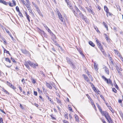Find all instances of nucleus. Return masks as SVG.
I'll return each mask as SVG.
<instances>
[{"label": "nucleus", "mask_w": 123, "mask_h": 123, "mask_svg": "<svg viewBox=\"0 0 123 123\" xmlns=\"http://www.w3.org/2000/svg\"><path fill=\"white\" fill-rule=\"evenodd\" d=\"M75 8L76 9L75 11L74 10V9L73 8H72V10L74 15L77 17H78L79 16V14L80 11L76 6H75Z\"/></svg>", "instance_id": "obj_1"}, {"label": "nucleus", "mask_w": 123, "mask_h": 123, "mask_svg": "<svg viewBox=\"0 0 123 123\" xmlns=\"http://www.w3.org/2000/svg\"><path fill=\"white\" fill-rule=\"evenodd\" d=\"M79 15L80 17L82 18L87 23L88 22V21L86 17L84 16V15L80 12L79 13Z\"/></svg>", "instance_id": "obj_2"}, {"label": "nucleus", "mask_w": 123, "mask_h": 123, "mask_svg": "<svg viewBox=\"0 0 123 123\" xmlns=\"http://www.w3.org/2000/svg\"><path fill=\"white\" fill-rule=\"evenodd\" d=\"M102 78L105 81H106L107 84H111V81L110 80V79H108L104 76H102Z\"/></svg>", "instance_id": "obj_3"}, {"label": "nucleus", "mask_w": 123, "mask_h": 123, "mask_svg": "<svg viewBox=\"0 0 123 123\" xmlns=\"http://www.w3.org/2000/svg\"><path fill=\"white\" fill-rule=\"evenodd\" d=\"M98 47L101 51L102 52L103 54L104 55H106V53L104 51V49L102 47V45H101L100 46H99Z\"/></svg>", "instance_id": "obj_4"}, {"label": "nucleus", "mask_w": 123, "mask_h": 123, "mask_svg": "<svg viewBox=\"0 0 123 123\" xmlns=\"http://www.w3.org/2000/svg\"><path fill=\"white\" fill-rule=\"evenodd\" d=\"M39 33L40 34V35L42 36L43 37V34L44 33V32L43 31L41 30L40 29H39V30L38 31Z\"/></svg>", "instance_id": "obj_5"}, {"label": "nucleus", "mask_w": 123, "mask_h": 123, "mask_svg": "<svg viewBox=\"0 0 123 123\" xmlns=\"http://www.w3.org/2000/svg\"><path fill=\"white\" fill-rule=\"evenodd\" d=\"M8 86H9L11 88L14 90L15 89H16V88L15 87H14L12 84L9 82H8Z\"/></svg>", "instance_id": "obj_6"}, {"label": "nucleus", "mask_w": 123, "mask_h": 123, "mask_svg": "<svg viewBox=\"0 0 123 123\" xmlns=\"http://www.w3.org/2000/svg\"><path fill=\"white\" fill-rule=\"evenodd\" d=\"M93 86L92 87L93 90L96 92H97L99 94V92H100V91L98 90V89H96V88L94 87V86L93 85Z\"/></svg>", "instance_id": "obj_7"}, {"label": "nucleus", "mask_w": 123, "mask_h": 123, "mask_svg": "<svg viewBox=\"0 0 123 123\" xmlns=\"http://www.w3.org/2000/svg\"><path fill=\"white\" fill-rule=\"evenodd\" d=\"M43 25L44 27L46 28V30H47L48 31L49 33L51 34L52 33L51 31L50 30V29L49 28L47 27V25L45 24Z\"/></svg>", "instance_id": "obj_8"}, {"label": "nucleus", "mask_w": 123, "mask_h": 123, "mask_svg": "<svg viewBox=\"0 0 123 123\" xmlns=\"http://www.w3.org/2000/svg\"><path fill=\"white\" fill-rule=\"evenodd\" d=\"M46 86L49 88L50 89H51L52 88V87L51 86L50 84L49 83H48L46 82Z\"/></svg>", "instance_id": "obj_9"}, {"label": "nucleus", "mask_w": 123, "mask_h": 123, "mask_svg": "<svg viewBox=\"0 0 123 123\" xmlns=\"http://www.w3.org/2000/svg\"><path fill=\"white\" fill-rule=\"evenodd\" d=\"M83 77L84 79L87 82H88L89 81V79L88 78L86 75L85 74H83Z\"/></svg>", "instance_id": "obj_10"}, {"label": "nucleus", "mask_w": 123, "mask_h": 123, "mask_svg": "<svg viewBox=\"0 0 123 123\" xmlns=\"http://www.w3.org/2000/svg\"><path fill=\"white\" fill-rule=\"evenodd\" d=\"M94 68L95 70L96 71H97L98 69V64H96V63H95V62H94Z\"/></svg>", "instance_id": "obj_11"}, {"label": "nucleus", "mask_w": 123, "mask_h": 123, "mask_svg": "<svg viewBox=\"0 0 123 123\" xmlns=\"http://www.w3.org/2000/svg\"><path fill=\"white\" fill-rule=\"evenodd\" d=\"M105 71L106 73L107 74H109V69L108 68H107L106 66L105 67Z\"/></svg>", "instance_id": "obj_12"}, {"label": "nucleus", "mask_w": 123, "mask_h": 123, "mask_svg": "<svg viewBox=\"0 0 123 123\" xmlns=\"http://www.w3.org/2000/svg\"><path fill=\"white\" fill-rule=\"evenodd\" d=\"M66 60H67V63L69 64H71V63L72 62L70 60V59L68 57H67Z\"/></svg>", "instance_id": "obj_13"}, {"label": "nucleus", "mask_w": 123, "mask_h": 123, "mask_svg": "<svg viewBox=\"0 0 123 123\" xmlns=\"http://www.w3.org/2000/svg\"><path fill=\"white\" fill-rule=\"evenodd\" d=\"M0 3H2L5 5H7V2L4 0H0Z\"/></svg>", "instance_id": "obj_14"}, {"label": "nucleus", "mask_w": 123, "mask_h": 123, "mask_svg": "<svg viewBox=\"0 0 123 123\" xmlns=\"http://www.w3.org/2000/svg\"><path fill=\"white\" fill-rule=\"evenodd\" d=\"M21 51L24 54H27L28 53V52L25 49H22Z\"/></svg>", "instance_id": "obj_15"}, {"label": "nucleus", "mask_w": 123, "mask_h": 123, "mask_svg": "<svg viewBox=\"0 0 123 123\" xmlns=\"http://www.w3.org/2000/svg\"><path fill=\"white\" fill-rule=\"evenodd\" d=\"M103 24L104 26L105 27L107 31L108 30V26L106 24L105 22H103Z\"/></svg>", "instance_id": "obj_16"}, {"label": "nucleus", "mask_w": 123, "mask_h": 123, "mask_svg": "<svg viewBox=\"0 0 123 123\" xmlns=\"http://www.w3.org/2000/svg\"><path fill=\"white\" fill-rule=\"evenodd\" d=\"M89 43L90 45L93 47H94L95 46L94 44L91 41H89Z\"/></svg>", "instance_id": "obj_17"}, {"label": "nucleus", "mask_w": 123, "mask_h": 123, "mask_svg": "<svg viewBox=\"0 0 123 123\" xmlns=\"http://www.w3.org/2000/svg\"><path fill=\"white\" fill-rule=\"evenodd\" d=\"M104 8L105 11L106 12H108L109 10L106 6H104Z\"/></svg>", "instance_id": "obj_18"}, {"label": "nucleus", "mask_w": 123, "mask_h": 123, "mask_svg": "<svg viewBox=\"0 0 123 123\" xmlns=\"http://www.w3.org/2000/svg\"><path fill=\"white\" fill-rule=\"evenodd\" d=\"M38 64L37 63L34 64L33 63L32 65L31 66L33 68H35L37 66H38Z\"/></svg>", "instance_id": "obj_19"}, {"label": "nucleus", "mask_w": 123, "mask_h": 123, "mask_svg": "<svg viewBox=\"0 0 123 123\" xmlns=\"http://www.w3.org/2000/svg\"><path fill=\"white\" fill-rule=\"evenodd\" d=\"M50 84L51 85H52L53 87L55 89H56V86L55 84L53 82H50Z\"/></svg>", "instance_id": "obj_20"}, {"label": "nucleus", "mask_w": 123, "mask_h": 123, "mask_svg": "<svg viewBox=\"0 0 123 123\" xmlns=\"http://www.w3.org/2000/svg\"><path fill=\"white\" fill-rule=\"evenodd\" d=\"M98 108V109L100 111V112H102V110L100 107V106L99 105V104H96Z\"/></svg>", "instance_id": "obj_21"}, {"label": "nucleus", "mask_w": 123, "mask_h": 123, "mask_svg": "<svg viewBox=\"0 0 123 123\" xmlns=\"http://www.w3.org/2000/svg\"><path fill=\"white\" fill-rule=\"evenodd\" d=\"M90 8H89L87 6L85 8L87 10L88 12H90V10L91 9H92V8L91 7H90Z\"/></svg>", "instance_id": "obj_22"}, {"label": "nucleus", "mask_w": 123, "mask_h": 123, "mask_svg": "<svg viewBox=\"0 0 123 123\" xmlns=\"http://www.w3.org/2000/svg\"><path fill=\"white\" fill-rule=\"evenodd\" d=\"M109 123H114L113 122L112 120L111 117L107 120Z\"/></svg>", "instance_id": "obj_23"}, {"label": "nucleus", "mask_w": 123, "mask_h": 123, "mask_svg": "<svg viewBox=\"0 0 123 123\" xmlns=\"http://www.w3.org/2000/svg\"><path fill=\"white\" fill-rule=\"evenodd\" d=\"M96 42L97 45L98 46L101 45L100 43H99V41L96 38Z\"/></svg>", "instance_id": "obj_24"}, {"label": "nucleus", "mask_w": 123, "mask_h": 123, "mask_svg": "<svg viewBox=\"0 0 123 123\" xmlns=\"http://www.w3.org/2000/svg\"><path fill=\"white\" fill-rule=\"evenodd\" d=\"M106 13L107 16V17H108V16H112L113 15L112 13H111L110 12H106Z\"/></svg>", "instance_id": "obj_25"}, {"label": "nucleus", "mask_w": 123, "mask_h": 123, "mask_svg": "<svg viewBox=\"0 0 123 123\" xmlns=\"http://www.w3.org/2000/svg\"><path fill=\"white\" fill-rule=\"evenodd\" d=\"M50 116L52 120H55L56 119V118L54 117V115L53 114H51L50 115Z\"/></svg>", "instance_id": "obj_26"}, {"label": "nucleus", "mask_w": 123, "mask_h": 123, "mask_svg": "<svg viewBox=\"0 0 123 123\" xmlns=\"http://www.w3.org/2000/svg\"><path fill=\"white\" fill-rule=\"evenodd\" d=\"M74 116L75 117V118L76 120L77 121H79V118L78 116H77V115L76 114H75L74 115Z\"/></svg>", "instance_id": "obj_27"}, {"label": "nucleus", "mask_w": 123, "mask_h": 123, "mask_svg": "<svg viewBox=\"0 0 123 123\" xmlns=\"http://www.w3.org/2000/svg\"><path fill=\"white\" fill-rule=\"evenodd\" d=\"M109 108L110 110V111L112 113H114V111L113 110V109L112 108L111 106H109Z\"/></svg>", "instance_id": "obj_28"}, {"label": "nucleus", "mask_w": 123, "mask_h": 123, "mask_svg": "<svg viewBox=\"0 0 123 123\" xmlns=\"http://www.w3.org/2000/svg\"><path fill=\"white\" fill-rule=\"evenodd\" d=\"M67 5L71 9H72V8H72V5L70 3H67Z\"/></svg>", "instance_id": "obj_29"}, {"label": "nucleus", "mask_w": 123, "mask_h": 123, "mask_svg": "<svg viewBox=\"0 0 123 123\" xmlns=\"http://www.w3.org/2000/svg\"><path fill=\"white\" fill-rule=\"evenodd\" d=\"M60 20L62 22H63V18H62V15L60 16H58Z\"/></svg>", "instance_id": "obj_30"}, {"label": "nucleus", "mask_w": 123, "mask_h": 123, "mask_svg": "<svg viewBox=\"0 0 123 123\" xmlns=\"http://www.w3.org/2000/svg\"><path fill=\"white\" fill-rule=\"evenodd\" d=\"M8 35H9L10 36V37H11L12 40L13 41L14 39V38L9 31H8Z\"/></svg>", "instance_id": "obj_31"}, {"label": "nucleus", "mask_w": 123, "mask_h": 123, "mask_svg": "<svg viewBox=\"0 0 123 123\" xmlns=\"http://www.w3.org/2000/svg\"><path fill=\"white\" fill-rule=\"evenodd\" d=\"M104 35H105V39H106L107 41H108V40H109V39L108 38V35L106 34H104Z\"/></svg>", "instance_id": "obj_32"}, {"label": "nucleus", "mask_w": 123, "mask_h": 123, "mask_svg": "<svg viewBox=\"0 0 123 123\" xmlns=\"http://www.w3.org/2000/svg\"><path fill=\"white\" fill-rule=\"evenodd\" d=\"M56 99L57 101V103H61V101L60 100H59V99H58L57 98H56Z\"/></svg>", "instance_id": "obj_33"}, {"label": "nucleus", "mask_w": 123, "mask_h": 123, "mask_svg": "<svg viewBox=\"0 0 123 123\" xmlns=\"http://www.w3.org/2000/svg\"><path fill=\"white\" fill-rule=\"evenodd\" d=\"M28 63L31 66L33 64V63L31 62V61H28Z\"/></svg>", "instance_id": "obj_34"}, {"label": "nucleus", "mask_w": 123, "mask_h": 123, "mask_svg": "<svg viewBox=\"0 0 123 123\" xmlns=\"http://www.w3.org/2000/svg\"><path fill=\"white\" fill-rule=\"evenodd\" d=\"M28 9L29 10V12H30L31 13V14H33V12H32V10L31 9L30 7L28 8Z\"/></svg>", "instance_id": "obj_35"}, {"label": "nucleus", "mask_w": 123, "mask_h": 123, "mask_svg": "<svg viewBox=\"0 0 123 123\" xmlns=\"http://www.w3.org/2000/svg\"><path fill=\"white\" fill-rule=\"evenodd\" d=\"M109 115V114L106 111H105V113H104V116H105H105H106Z\"/></svg>", "instance_id": "obj_36"}, {"label": "nucleus", "mask_w": 123, "mask_h": 123, "mask_svg": "<svg viewBox=\"0 0 123 123\" xmlns=\"http://www.w3.org/2000/svg\"><path fill=\"white\" fill-rule=\"evenodd\" d=\"M94 29H95L97 32H100V31L98 30V28L97 26H94Z\"/></svg>", "instance_id": "obj_37"}, {"label": "nucleus", "mask_w": 123, "mask_h": 123, "mask_svg": "<svg viewBox=\"0 0 123 123\" xmlns=\"http://www.w3.org/2000/svg\"><path fill=\"white\" fill-rule=\"evenodd\" d=\"M105 117L106 118V119L108 120V119L110 118L111 117L110 116V115H109V114L108 115H107L106 116H105Z\"/></svg>", "instance_id": "obj_38"}, {"label": "nucleus", "mask_w": 123, "mask_h": 123, "mask_svg": "<svg viewBox=\"0 0 123 123\" xmlns=\"http://www.w3.org/2000/svg\"><path fill=\"white\" fill-rule=\"evenodd\" d=\"M112 91L113 92L116 93L117 92V90L114 88H113L112 89Z\"/></svg>", "instance_id": "obj_39"}, {"label": "nucleus", "mask_w": 123, "mask_h": 123, "mask_svg": "<svg viewBox=\"0 0 123 123\" xmlns=\"http://www.w3.org/2000/svg\"><path fill=\"white\" fill-rule=\"evenodd\" d=\"M16 11L18 12H19L20 11L19 7L18 6H16Z\"/></svg>", "instance_id": "obj_40"}, {"label": "nucleus", "mask_w": 123, "mask_h": 123, "mask_svg": "<svg viewBox=\"0 0 123 123\" xmlns=\"http://www.w3.org/2000/svg\"><path fill=\"white\" fill-rule=\"evenodd\" d=\"M86 73L88 74V75L90 78L91 79V77L92 78V76L91 75L89 74V72L87 71Z\"/></svg>", "instance_id": "obj_41"}, {"label": "nucleus", "mask_w": 123, "mask_h": 123, "mask_svg": "<svg viewBox=\"0 0 123 123\" xmlns=\"http://www.w3.org/2000/svg\"><path fill=\"white\" fill-rule=\"evenodd\" d=\"M37 89L38 91L40 93H42V91L39 88H37Z\"/></svg>", "instance_id": "obj_42"}, {"label": "nucleus", "mask_w": 123, "mask_h": 123, "mask_svg": "<svg viewBox=\"0 0 123 123\" xmlns=\"http://www.w3.org/2000/svg\"><path fill=\"white\" fill-rule=\"evenodd\" d=\"M64 117L65 118H67L68 119V114L67 113H66L65 114Z\"/></svg>", "instance_id": "obj_43"}, {"label": "nucleus", "mask_w": 123, "mask_h": 123, "mask_svg": "<svg viewBox=\"0 0 123 123\" xmlns=\"http://www.w3.org/2000/svg\"><path fill=\"white\" fill-rule=\"evenodd\" d=\"M12 3L14 4V6H15L16 5V4L14 0H12Z\"/></svg>", "instance_id": "obj_44"}, {"label": "nucleus", "mask_w": 123, "mask_h": 123, "mask_svg": "<svg viewBox=\"0 0 123 123\" xmlns=\"http://www.w3.org/2000/svg\"><path fill=\"white\" fill-rule=\"evenodd\" d=\"M116 69L117 71H118L119 70V68L118 66H117V65L116 66Z\"/></svg>", "instance_id": "obj_45"}, {"label": "nucleus", "mask_w": 123, "mask_h": 123, "mask_svg": "<svg viewBox=\"0 0 123 123\" xmlns=\"http://www.w3.org/2000/svg\"><path fill=\"white\" fill-rule=\"evenodd\" d=\"M119 113L121 117H122V119L123 120V114L122 112H120Z\"/></svg>", "instance_id": "obj_46"}, {"label": "nucleus", "mask_w": 123, "mask_h": 123, "mask_svg": "<svg viewBox=\"0 0 123 123\" xmlns=\"http://www.w3.org/2000/svg\"><path fill=\"white\" fill-rule=\"evenodd\" d=\"M43 35V37H44L46 38H47L48 37V35L45 33V32L44 33Z\"/></svg>", "instance_id": "obj_47"}, {"label": "nucleus", "mask_w": 123, "mask_h": 123, "mask_svg": "<svg viewBox=\"0 0 123 123\" xmlns=\"http://www.w3.org/2000/svg\"><path fill=\"white\" fill-rule=\"evenodd\" d=\"M118 102L119 103H120L121 104H120V105H122V100H121V99H119L118 101Z\"/></svg>", "instance_id": "obj_48"}, {"label": "nucleus", "mask_w": 123, "mask_h": 123, "mask_svg": "<svg viewBox=\"0 0 123 123\" xmlns=\"http://www.w3.org/2000/svg\"><path fill=\"white\" fill-rule=\"evenodd\" d=\"M26 17L27 18V19L28 20V21L29 22H30V19L29 18L30 17H29V15H27V16H26Z\"/></svg>", "instance_id": "obj_49"}, {"label": "nucleus", "mask_w": 123, "mask_h": 123, "mask_svg": "<svg viewBox=\"0 0 123 123\" xmlns=\"http://www.w3.org/2000/svg\"><path fill=\"white\" fill-rule=\"evenodd\" d=\"M25 65L28 69L29 68V67L27 63H25Z\"/></svg>", "instance_id": "obj_50"}, {"label": "nucleus", "mask_w": 123, "mask_h": 123, "mask_svg": "<svg viewBox=\"0 0 123 123\" xmlns=\"http://www.w3.org/2000/svg\"><path fill=\"white\" fill-rule=\"evenodd\" d=\"M18 14L19 15V16L21 17H23V15L22 14V13L20 12V11L19 12H18Z\"/></svg>", "instance_id": "obj_51"}, {"label": "nucleus", "mask_w": 123, "mask_h": 123, "mask_svg": "<svg viewBox=\"0 0 123 123\" xmlns=\"http://www.w3.org/2000/svg\"><path fill=\"white\" fill-rule=\"evenodd\" d=\"M70 64L71 65V66H72L73 68H74L75 66L73 63L71 62V64Z\"/></svg>", "instance_id": "obj_52"}, {"label": "nucleus", "mask_w": 123, "mask_h": 123, "mask_svg": "<svg viewBox=\"0 0 123 123\" xmlns=\"http://www.w3.org/2000/svg\"><path fill=\"white\" fill-rule=\"evenodd\" d=\"M4 53H6V54L8 53V51L7 50L4 48Z\"/></svg>", "instance_id": "obj_53"}, {"label": "nucleus", "mask_w": 123, "mask_h": 123, "mask_svg": "<svg viewBox=\"0 0 123 123\" xmlns=\"http://www.w3.org/2000/svg\"><path fill=\"white\" fill-rule=\"evenodd\" d=\"M96 7L97 9H99V10H100L101 9V7L99 5H97Z\"/></svg>", "instance_id": "obj_54"}, {"label": "nucleus", "mask_w": 123, "mask_h": 123, "mask_svg": "<svg viewBox=\"0 0 123 123\" xmlns=\"http://www.w3.org/2000/svg\"><path fill=\"white\" fill-rule=\"evenodd\" d=\"M90 12H91L92 14L93 15H94V12H93V11H92V9H91V10H90Z\"/></svg>", "instance_id": "obj_55"}, {"label": "nucleus", "mask_w": 123, "mask_h": 123, "mask_svg": "<svg viewBox=\"0 0 123 123\" xmlns=\"http://www.w3.org/2000/svg\"><path fill=\"white\" fill-rule=\"evenodd\" d=\"M9 5L10 6H12V7L13 6H14V5L13 4V3H9Z\"/></svg>", "instance_id": "obj_56"}, {"label": "nucleus", "mask_w": 123, "mask_h": 123, "mask_svg": "<svg viewBox=\"0 0 123 123\" xmlns=\"http://www.w3.org/2000/svg\"><path fill=\"white\" fill-rule=\"evenodd\" d=\"M32 82L33 84H35L36 83V81L34 79H32Z\"/></svg>", "instance_id": "obj_57"}, {"label": "nucleus", "mask_w": 123, "mask_h": 123, "mask_svg": "<svg viewBox=\"0 0 123 123\" xmlns=\"http://www.w3.org/2000/svg\"><path fill=\"white\" fill-rule=\"evenodd\" d=\"M0 123H3V120L2 118H0Z\"/></svg>", "instance_id": "obj_58"}, {"label": "nucleus", "mask_w": 123, "mask_h": 123, "mask_svg": "<svg viewBox=\"0 0 123 123\" xmlns=\"http://www.w3.org/2000/svg\"><path fill=\"white\" fill-rule=\"evenodd\" d=\"M115 87L117 89H118V87L117 85L116 84V83H115Z\"/></svg>", "instance_id": "obj_59"}, {"label": "nucleus", "mask_w": 123, "mask_h": 123, "mask_svg": "<svg viewBox=\"0 0 123 123\" xmlns=\"http://www.w3.org/2000/svg\"><path fill=\"white\" fill-rule=\"evenodd\" d=\"M11 59L12 60V61L13 62H16L15 61L14 59L12 58H11Z\"/></svg>", "instance_id": "obj_60"}, {"label": "nucleus", "mask_w": 123, "mask_h": 123, "mask_svg": "<svg viewBox=\"0 0 123 123\" xmlns=\"http://www.w3.org/2000/svg\"><path fill=\"white\" fill-rule=\"evenodd\" d=\"M34 94L36 96L37 95V92L34 91Z\"/></svg>", "instance_id": "obj_61"}, {"label": "nucleus", "mask_w": 123, "mask_h": 123, "mask_svg": "<svg viewBox=\"0 0 123 123\" xmlns=\"http://www.w3.org/2000/svg\"><path fill=\"white\" fill-rule=\"evenodd\" d=\"M79 52H80V54L82 55V56H84V55L83 54V53H82V52L80 50V51H79Z\"/></svg>", "instance_id": "obj_62"}, {"label": "nucleus", "mask_w": 123, "mask_h": 123, "mask_svg": "<svg viewBox=\"0 0 123 123\" xmlns=\"http://www.w3.org/2000/svg\"><path fill=\"white\" fill-rule=\"evenodd\" d=\"M117 9L118 10H119V11L121 10L120 8L118 6H117Z\"/></svg>", "instance_id": "obj_63"}, {"label": "nucleus", "mask_w": 123, "mask_h": 123, "mask_svg": "<svg viewBox=\"0 0 123 123\" xmlns=\"http://www.w3.org/2000/svg\"><path fill=\"white\" fill-rule=\"evenodd\" d=\"M63 122L64 123H69L68 121L64 120L63 121Z\"/></svg>", "instance_id": "obj_64"}]
</instances>
